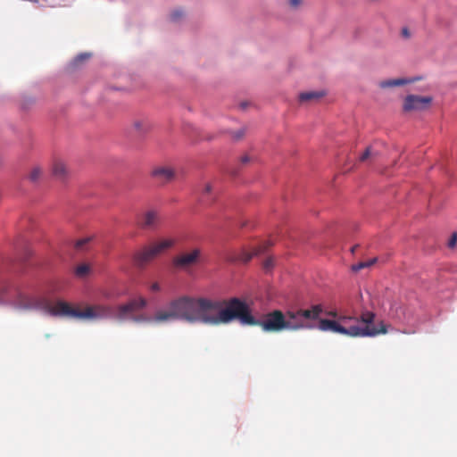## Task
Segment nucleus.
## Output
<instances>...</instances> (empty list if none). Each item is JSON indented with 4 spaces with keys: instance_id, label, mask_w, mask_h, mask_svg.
<instances>
[{
    "instance_id": "cd10ccee",
    "label": "nucleus",
    "mask_w": 457,
    "mask_h": 457,
    "mask_svg": "<svg viewBox=\"0 0 457 457\" xmlns=\"http://www.w3.org/2000/svg\"><path fill=\"white\" fill-rule=\"evenodd\" d=\"M456 243H457V233H453L452 235L451 238L449 239L448 246L450 248H453L456 245Z\"/></svg>"
},
{
    "instance_id": "b1692460",
    "label": "nucleus",
    "mask_w": 457,
    "mask_h": 457,
    "mask_svg": "<svg viewBox=\"0 0 457 457\" xmlns=\"http://www.w3.org/2000/svg\"><path fill=\"white\" fill-rule=\"evenodd\" d=\"M90 56H91V54H87V53H85V54H79V55L74 59V63H75V64H79V63H80V62H84V61H86V60L89 59V58H90Z\"/></svg>"
},
{
    "instance_id": "4468645a",
    "label": "nucleus",
    "mask_w": 457,
    "mask_h": 457,
    "mask_svg": "<svg viewBox=\"0 0 457 457\" xmlns=\"http://www.w3.org/2000/svg\"><path fill=\"white\" fill-rule=\"evenodd\" d=\"M52 172L55 179L62 181L69 177L70 170L62 160L56 159L53 162Z\"/></svg>"
},
{
    "instance_id": "c756f323",
    "label": "nucleus",
    "mask_w": 457,
    "mask_h": 457,
    "mask_svg": "<svg viewBox=\"0 0 457 457\" xmlns=\"http://www.w3.org/2000/svg\"><path fill=\"white\" fill-rule=\"evenodd\" d=\"M212 185L207 183L204 187L202 194H203V195H206L210 194L212 192Z\"/></svg>"
},
{
    "instance_id": "a878e982",
    "label": "nucleus",
    "mask_w": 457,
    "mask_h": 457,
    "mask_svg": "<svg viewBox=\"0 0 457 457\" xmlns=\"http://www.w3.org/2000/svg\"><path fill=\"white\" fill-rule=\"evenodd\" d=\"M273 266H274V260H273V258H271V257H270V258H268V259L264 262V263H263V268H264L267 271H269L270 270H271Z\"/></svg>"
},
{
    "instance_id": "1a4fd4ad",
    "label": "nucleus",
    "mask_w": 457,
    "mask_h": 457,
    "mask_svg": "<svg viewBox=\"0 0 457 457\" xmlns=\"http://www.w3.org/2000/svg\"><path fill=\"white\" fill-rule=\"evenodd\" d=\"M202 251L195 248L188 253H181L173 259V265L180 270H187L201 262Z\"/></svg>"
},
{
    "instance_id": "7c9ffc66",
    "label": "nucleus",
    "mask_w": 457,
    "mask_h": 457,
    "mask_svg": "<svg viewBox=\"0 0 457 457\" xmlns=\"http://www.w3.org/2000/svg\"><path fill=\"white\" fill-rule=\"evenodd\" d=\"M326 314L328 316H330V317H333L335 318V320L337 319V317H339L340 315H338V313L336 312V311H330V312H327Z\"/></svg>"
},
{
    "instance_id": "6e6552de",
    "label": "nucleus",
    "mask_w": 457,
    "mask_h": 457,
    "mask_svg": "<svg viewBox=\"0 0 457 457\" xmlns=\"http://www.w3.org/2000/svg\"><path fill=\"white\" fill-rule=\"evenodd\" d=\"M116 308L110 305L96 304L81 311V319H108L116 318Z\"/></svg>"
},
{
    "instance_id": "6ab92c4d",
    "label": "nucleus",
    "mask_w": 457,
    "mask_h": 457,
    "mask_svg": "<svg viewBox=\"0 0 457 457\" xmlns=\"http://www.w3.org/2000/svg\"><path fill=\"white\" fill-rule=\"evenodd\" d=\"M378 152L375 150L372 146H369L365 149L363 154L360 156L361 162H366L370 158H376L378 156Z\"/></svg>"
},
{
    "instance_id": "423d86ee",
    "label": "nucleus",
    "mask_w": 457,
    "mask_h": 457,
    "mask_svg": "<svg viewBox=\"0 0 457 457\" xmlns=\"http://www.w3.org/2000/svg\"><path fill=\"white\" fill-rule=\"evenodd\" d=\"M46 306L44 307L43 312L54 317H72L81 319V311L72 307L70 303L64 301H57L52 303L46 297Z\"/></svg>"
},
{
    "instance_id": "ddd939ff",
    "label": "nucleus",
    "mask_w": 457,
    "mask_h": 457,
    "mask_svg": "<svg viewBox=\"0 0 457 457\" xmlns=\"http://www.w3.org/2000/svg\"><path fill=\"white\" fill-rule=\"evenodd\" d=\"M160 222V213L156 210H148L141 217L139 226L145 229H154Z\"/></svg>"
},
{
    "instance_id": "0eeeda50",
    "label": "nucleus",
    "mask_w": 457,
    "mask_h": 457,
    "mask_svg": "<svg viewBox=\"0 0 457 457\" xmlns=\"http://www.w3.org/2000/svg\"><path fill=\"white\" fill-rule=\"evenodd\" d=\"M147 305V301L144 297L133 299L125 304L116 307V319L124 320L132 318V314Z\"/></svg>"
},
{
    "instance_id": "a211bd4d",
    "label": "nucleus",
    "mask_w": 457,
    "mask_h": 457,
    "mask_svg": "<svg viewBox=\"0 0 457 457\" xmlns=\"http://www.w3.org/2000/svg\"><path fill=\"white\" fill-rule=\"evenodd\" d=\"M133 126L139 134L145 133L151 129V124L145 120H137L134 121Z\"/></svg>"
},
{
    "instance_id": "aec40b11",
    "label": "nucleus",
    "mask_w": 457,
    "mask_h": 457,
    "mask_svg": "<svg viewBox=\"0 0 457 457\" xmlns=\"http://www.w3.org/2000/svg\"><path fill=\"white\" fill-rule=\"evenodd\" d=\"M42 174L43 170L39 166H35L31 169L30 172L29 173V179L31 182L36 183L40 179Z\"/></svg>"
},
{
    "instance_id": "9d476101",
    "label": "nucleus",
    "mask_w": 457,
    "mask_h": 457,
    "mask_svg": "<svg viewBox=\"0 0 457 457\" xmlns=\"http://www.w3.org/2000/svg\"><path fill=\"white\" fill-rule=\"evenodd\" d=\"M432 101V96L408 95L403 100V110L405 112L424 111L428 109Z\"/></svg>"
},
{
    "instance_id": "72a5a7b5",
    "label": "nucleus",
    "mask_w": 457,
    "mask_h": 457,
    "mask_svg": "<svg viewBox=\"0 0 457 457\" xmlns=\"http://www.w3.org/2000/svg\"><path fill=\"white\" fill-rule=\"evenodd\" d=\"M249 162V157L247 155H244L242 158H241V162L242 163H246Z\"/></svg>"
},
{
    "instance_id": "2eb2a0df",
    "label": "nucleus",
    "mask_w": 457,
    "mask_h": 457,
    "mask_svg": "<svg viewBox=\"0 0 457 457\" xmlns=\"http://www.w3.org/2000/svg\"><path fill=\"white\" fill-rule=\"evenodd\" d=\"M417 79H386L379 82V87L382 88H387V87H399L403 86L406 84L413 83L416 81Z\"/></svg>"
},
{
    "instance_id": "f03ea898",
    "label": "nucleus",
    "mask_w": 457,
    "mask_h": 457,
    "mask_svg": "<svg viewBox=\"0 0 457 457\" xmlns=\"http://www.w3.org/2000/svg\"><path fill=\"white\" fill-rule=\"evenodd\" d=\"M375 318V313L367 310L361 311L360 317L340 315L341 327L347 332L343 335L351 337H365L386 334L388 326L383 321L375 326L373 324Z\"/></svg>"
},
{
    "instance_id": "39448f33",
    "label": "nucleus",
    "mask_w": 457,
    "mask_h": 457,
    "mask_svg": "<svg viewBox=\"0 0 457 457\" xmlns=\"http://www.w3.org/2000/svg\"><path fill=\"white\" fill-rule=\"evenodd\" d=\"M46 297L45 296H31L25 295L20 291L17 292L12 305L21 311H44L46 306Z\"/></svg>"
},
{
    "instance_id": "2f4dec72",
    "label": "nucleus",
    "mask_w": 457,
    "mask_h": 457,
    "mask_svg": "<svg viewBox=\"0 0 457 457\" xmlns=\"http://www.w3.org/2000/svg\"><path fill=\"white\" fill-rule=\"evenodd\" d=\"M402 35L403 37H410V32H409V29L407 28H403L402 29Z\"/></svg>"
},
{
    "instance_id": "393cba45",
    "label": "nucleus",
    "mask_w": 457,
    "mask_h": 457,
    "mask_svg": "<svg viewBox=\"0 0 457 457\" xmlns=\"http://www.w3.org/2000/svg\"><path fill=\"white\" fill-rule=\"evenodd\" d=\"M183 15L184 12L181 10H175L170 13V20L172 21H178Z\"/></svg>"
},
{
    "instance_id": "4be33fe9",
    "label": "nucleus",
    "mask_w": 457,
    "mask_h": 457,
    "mask_svg": "<svg viewBox=\"0 0 457 457\" xmlns=\"http://www.w3.org/2000/svg\"><path fill=\"white\" fill-rule=\"evenodd\" d=\"M89 270H90V268L88 265L81 264L76 268L75 274H76V276H78L79 278H83L88 274Z\"/></svg>"
},
{
    "instance_id": "dca6fc26",
    "label": "nucleus",
    "mask_w": 457,
    "mask_h": 457,
    "mask_svg": "<svg viewBox=\"0 0 457 457\" xmlns=\"http://www.w3.org/2000/svg\"><path fill=\"white\" fill-rule=\"evenodd\" d=\"M270 246V244L269 242H264L262 245H260L258 247H256L253 253L244 252L238 260L241 262H247L252 259V257L253 255H257L262 253H264Z\"/></svg>"
},
{
    "instance_id": "20e7f679",
    "label": "nucleus",
    "mask_w": 457,
    "mask_h": 457,
    "mask_svg": "<svg viewBox=\"0 0 457 457\" xmlns=\"http://www.w3.org/2000/svg\"><path fill=\"white\" fill-rule=\"evenodd\" d=\"M323 312L321 304H313L310 309H298L296 311H287V317L296 325H303L301 329H312L314 328L310 321L317 320Z\"/></svg>"
},
{
    "instance_id": "bb28decb",
    "label": "nucleus",
    "mask_w": 457,
    "mask_h": 457,
    "mask_svg": "<svg viewBox=\"0 0 457 457\" xmlns=\"http://www.w3.org/2000/svg\"><path fill=\"white\" fill-rule=\"evenodd\" d=\"M303 3V0H288V4L291 8L296 9L298 8Z\"/></svg>"
},
{
    "instance_id": "f257e3e1",
    "label": "nucleus",
    "mask_w": 457,
    "mask_h": 457,
    "mask_svg": "<svg viewBox=\"0 0 457 457\" xmlns=\"http://www.w3.org/2000/svg\"><path fill=\"white\" fill-rule=\"evenodd\" d=\"M154 322L167 323L172 320H185L189 323H202L211 326L229 324L237 320L243 325L259 326L265 332L300 330L303 325L293 323L279 310L268 312L262 320H256L248 304L237 297L215 300L208 297L183 295L169 302L166 309L155 312Z\"/></svg>"
},
{
    "instance_id": "7ed1b4c3",
    "label": "nucleus",
    "mask_w": 457,
    "mask_h": 457,
    "mask_svg": "<svg viewBox=\"0 0 457 457\" xmlns=\"http://www.w3.org/2000/svg\"><path fill=\"white\" fill-rule=\"evenodd\" d=\"M174 244L175 241L173 239L167 238L144 247L142 250L134 254L133 261L135 265L138 268L145 267L156 257L161 255L169 248L172 247Z\"/></svg>"
},
{
    "instance_id": "412c9836",
    "label": "nucleus",
    "mask_w": 457,
    "mask_h": 457,
    "mask_svg": "<svg viewBox=\"0 0 457 457\" xmlns=\"http://www.w3.org/2000/svg\"><path fill=\"white\" fill-rule=\"evenodd\" d=\"M376 262H377V258H372V259H370L365 262H360L353 265L352 270L353 271L357 272L364 268H369V267L372 266L374 263H376Z\"/></svg>"
},
{
    "instance_id": "f3484780",
    "label": "nucleus",
    "mask_w": 457,
    "mask_h": 457,
    "mask_svg": "<svg viewBox=\"0 0 457 457\" xmlns=\"http://www.w3.org/2000/svg\"><path fill=\"white\" fill-rule=\"evenodd\" d=\"M323 96L324 93L319 91L303 92L299 95V101L301 103L315 101L321 98Z\"/></svg>"
},
{
    "instance_id": "c85d7f7f",
    "label": "nucleus",
    "mask_w": 457,
    "mask_h": 457,
    "mask_svg": "<svg viewBox=\"0 0 457 457\" xmlns=\"http://www.w3.org/2000/svg\"><path fill=\"white\" fill-rule=\"evenodd\" d=\"M149 288L152 292H160L162 289L161 285L158 282L152 283Z\"/></svg>"
},
{
    "instance_id": "f8f14e48",
    "label": "nucleus",
    "mask_w": 457,
    "mask_h": 457,
    "mask_svg": "<svg viewBox=\"0 0 457 457\" xmlns=\"http://www.w3.org/2000/svg\"><path fill=\"white\" fill-rule=\"evenodd\" d=\"M317 328L324 332L330 331L343 335L347 333L346 330L341 327L340 316L337 320L320 319Z\"/></svg>"
},
{
    "instance_id": "9b49d317",
    "label": "nucleus",
    "mask_w": 457,
    "mask_h": 457,
    "mask_svg": "<svg viewBox=\"0 0 457 457\" xmlns=\"http://www.w3.org/2000/svg\"><path fill=\"white\" fill-rule=\"evenodd\" d=\"M151 177L161 184L171 181L175 178V170L167 165H158L152 169Z\"/></svg>"
},
{
    "instance_id": "5701e85b",
    "label": "nucleus",
    "mask_w": 457,
    "mask_h": 457,
    "mask_svg": "<svg viewBox=\"0 0 457 457\" xmlns=\"http://www.w3.org/2000/svg\"><path fill=\"white\" fill-rule=\"evenodd\" d=\"M89 241V237L81 238L75 243V248L78 251H83L85 249V245L88 244Z\"/></svg>"
},
{
    "instance_id": "473e14b6",
    "label": "nucleus",
    "mask_w": 457,
    "mask_h": 457,
    "mask_svg": "<svg viewBox=\"0 0 457 457\" xmlns=\"http://www.w3.org/2000/svg\"><path fill=\"white\" fill-rule=\"evenodd\" d=\"M244 134H245L244 130H239L238 132H237L235 134L234 137H235V138L239 139V138H241L244 136Z\"/></svg>"
}]
</instances>
